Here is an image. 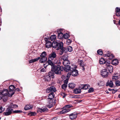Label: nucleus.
Returning <instances> with one entry per match:
<instances>
[{"label": "nucleus", "instance_id": "5fc2aeb1", "mask_svg": "<svg viewBox=\"0 0 120 120\" xmlns=\"http://www.w3.org/2000/svg\"><path fill=\"white\" fill-rule=\"evenodd\" d=\"M71 75V71H70L67 74L66 76L67 78H69Z\"/></svg>", "mask_w": 120, "mask_h": 120}, {"label": "nucleus", "instance_id": "bb28decb", "mask_svg": "<svg viewBox=\"0 0 120 120\" xmlns=\"http://www.w3.org/2000/svg\"><path fill=\"white\" fill-rule=\"evenodd\" d=\"M40 57H38V58H36V59H34L30 60L29 63H32L33 62H34L40 59Z\"/></svg>", "mask_w": 120, "mask_h": 120}, {"label": "nucleus", "instance_id": "6e6d98bb", "mask_svg": "<svg viewBox=\"0 0 120 120\" xmlns=\"http://www.w3.org/2000/svg\"><path fill=\"white\" fill-rule=\"evenodd\" d=\"M80 89H83L84 90L85 85H81L80 87Z\"/></svg>", "mask_w": 120, "mask_h": 120}, {"label": "nucleus", "instance_id": "f257e3e1", "mask_svg": "<svg viewBox=\"0 0 120 120\" xmlns=\"http://www.w3.org/2000/svg\"><path fill=\"white\" fill-rule=\"evenodd\" d=\"M51 70L53 72H54L56 74L61 75V72L63 68L62 67L57 65H54L52 67Z\"/></svg>", "mask_w": 120, "mask_h": 120}, {"label": "nucleus", "instance_id": "39448f33", "mask_svg": "<svg viewBox=\"0 0 120 120\" xmlns=\"http://www.w3.org/2000/svg\"><path fill=\"white\" fill-rule=\"evenodd\" d=\"M101 75L103 78L107 77L109 73V71L106 69H102L101 71Z\"/></svg>", "mask_w": 120, "mask_h": 120}, {"label": "nucleus", "instance_id": "ea45409f", "mask_svg": "<svg viewBox=\"0 0 120 120\" xmlns=\"http://www.w3.org/2000/svg\"><path fill=\"white\" fill-rule=\"evenodd\" d=\"M46 52L45 51L43 52L40 55L41 57H46Z\"/></svg>", "mask_w": 120, "mask_h": 120}, {"label": "nucleus", "instance_id": "864d4df0", "mask_svg": "<svg viewBox=\"0 0 120 120\" xmlns=\"http://www.w3.org/2000/svg\"><path fill=\"white\" fill-rule=\"evenodd\" d=\"M61 95L63 96V98H64L66 96V95L65 93H61Z\"/></svg>", "mask_w": 120, "mask_h": 120}, {"label": "nucleus", "instance_id": "4468645a", "mask_svg": "<svg viewBox=\"0 0 120 120\" xmlns=\"http://www.w3.org/2000/svg\"><path fill=\"white\" fill-rule=\"evenodd\" d=\"M106 69L109 71V73H111L112 71L113 67L112 66L109 65L108 64V65L106 66Z\"/></svg>", "mask_w": 120, "mask_h": 120}, {"label": "nucleus", "instance_id": "c85d7f7f", "mask_svg": "<svg viewBox=\"0 0 120 120\" xmlns=\"http://www.w3.org/2000/svg\"><path fill=\"white\" fill-rule=\"evenodd\" d=\"M118 60L116 59L113 60L112 62V64L114 65H117L118 64Z\"/></svg>", "mask_w": 120, "mask_h": 120}, {"label": "nucleus", "instance_id": "a19ab883", "mask_svg": "<svg viewBox=\"0 0 120 120\" xmlns=\"http://www.w3.org/2000/svg\"><path fill=\"white\" fill-rule=\"evenodd\" d=\"M67 86V84H64L61 86V88L62 89L65 90Z\"/></svg>", "mask_w": 120, "mask_h": 120}, {"label": "nucleus", "instance_id": "603ef678", "mask_svg": "<svg viewBox=\"0 0 120 120\" xmlns=\"http://www.w3.org/2000/svg\"><path fill=\"white\" fill-rule=\"evenodd\" d=\"M3 97L1 91L0 90V100L2 99Z\"/></svg>", "mask_w": 120, "mask_h": 120}, {"label": "nucleus", "instance_id": "6e6552de", "mask_svg": "<svg viewBox=\"0 0 120 120\" xmlns=\"http://www.w3.org/2000/svg\"><path fill=\"white\" fill-rule=\"evenodd\" d=\"M48 97L49 98L48 99V101L50 103L53 102V101L52 100L54 97V94L53 93H52L49 94Z\"/></svg>", "mask_w": 120, "mask_h": 120}, {"label": "nucleus", "instance_id": "79ce46f5", "mask_svg": "<svg viewBox=\"0 0 120 120\" xmlns=\"http://www.w3.org/2000/svg\"><path fill=\"white\" fill-rule=\"evenodd\" d=\"M36 114V113L34 112H31L28 114V115L30 116H34Z\"/></svg>", "mask_w": 120, "mask_h": 120}, {"label": "nucleus", "instance_id": "052dcab7", "mask_svg": "<svg viewBox=\"0 0 120 120\" xmlns=\"http://www.w3.org/2000/svg\"><path fill=\"white\" fill-rule=\"evenodd\" d=\"M70 106L69 105H67L65 106L64 108L66 109H69L70 107Z\"/></svg>", "mask_w": 120, "mask_h": 120}, {"label": "nucleus", "instance_id": "49530a36", "mask_svg": "<svg viewBox=\"0 0 120 120\" xmlns=\"http://www.w3.org/2000/svg\"><path fill=\"white\" fill-rule=\"evenodd\" d=\"M115 83L116 86H120V81L118 80H116Z\"/></svg>", "mask_w": 120, "mask_h": 120}, {"label": "nucleus", "instance_id": "f704fd0d", "mask_svg": "<svg viewBox=\"0 0 120 120\" xmlns=\"http://www.w3.org/2000/svg\"><path fill=\"white\" fill-rule=\"evenodd\" d=\"M69 37V35L67 33H66L64 35L63 38L65 39H67Z\"/></svg>", "mask_w": 120, "mask_h": 120}, {"label": "nucleus", "instance_id": "a18cd8bd", "mask_svg": "<svg viewBox=\"0 0 120 120\" xmlns=\"http://www.w3.org/2000/svg\"><path fill=\"white\" fill-rule=\"evenodd\" d=\"M5 108H3L2 107H0V113H1L3 112L5 110Z\"/></svg>", "mask_w": 120, "mask_h": 120}, {"label": "nucleus", "instance_id": "4be33fe9", "mask_svg": "<svg viewBox=\"0 0 120 120\" xmlns=\"http://www.w3.org/2000/svg\"><path fill=\"white\" fill-rule=\"evenodd\" d=\"M47 60V59L46 57H41L39 61L41 63H43L46 61Z\"/></svg>", "mask_w": 120, "mask_h": 120}, {"label": "nucleus", "instance_id": "e2e57ef3", "mask_svg": "<svg viewBox=\"0 0 120 120\" xmlns=\"http://www.w3.org/2000/svg\"><path fill=\"white\" fill-rule=\"evenodd\" d=\"M20 90L18 88H16L15 89V91L18 92H19L20 91Z\"/></svg>", "mask_w": 120, "mask_h": 120}, {"label": "nucleus", "instance_id": "13d9d810", "mask_svg": "<svg viewBox=\"0 0 120 120\" xmlns=\"http://www.w3.org/2000/svg\"><path fill=\"white\" fill-rule=\"evenodd\" d=\"M68 79H66L64 81V84H67V85L68 83Z\"/></svg>", "mask_w": 120, "mask_h": 120}, {"label": "nucleus", "instance_id": "b1692460", "mask_svg": "<svg viewBox=\"0 0 120 120\" xmlns=\"http://www.w3.org/2000/svg\"><path fill=\"white\" fill-rule=\"evenodd\" d=\"M99 62L101 64H105L106 61L103 58H101L100 59Z\"/></svg>", "mask_w": 120, "mask_h": 120}, {"label": "nucleus", "instance_id": "412c9836", "mask_svg": "<svg viewBox=\"0 0 120 120\" xmlns=\"http://www.w3.org/2000/svg\"><path fill=\"white\" fill-rule=\"evenodd\" d=\"M15 88V87L13 85H11L9 87V91H11L13 93V94H14V90ZM12 93L11 92V93Z\"/></svg>", "mask_w": 120, "mask_h": 120}, {"label": "nucleus", "instance_id": "37998d69", "mask_svg": "<svg viewBox=\"0 0 120 120\" xmlns=\"http://www.w3.org/2000/svg\"><path fill=\"white\" fill-rule=\"evenodd\" d=\"M68 50L69 52H71L72 50V47L70 46H69L68 48Z\"/></svg>", "mask_w": 120, "mask_h": 120}, {"label": "nucleus", "instance_id": "423d86ee", "mask_svg": "<svg viewBox=\"0 0 120 120\" xmlns=\"http://www.w3.org/2000/svg\"><path fill=\"white\" fill-rule=\"evenodd\" d=\"M13 109L10 108H8L5 110V111L3 113V114L6 116L10 115L12 113Z\"/></svg>", "mask_w": 120, "mask_h": 120}, {"label": "nucleus", "instance_id": "a211bd4d", "mask_svg": "<svg viewBox=\"0 0 120 120\" xmlns=\"http://www.w3.org/2000/svg\"><path fill=\"white\" fill-rule=\"evenodd\" d=\"M71 109H64L62 110V111H61L60 112L61 114H65L69 111Z\"/></svg>", "mask_w": 120, "mask_h": 120}, {"label": "nucleus", "instance_id": "5701e85b", "mask_svg": "<svg viewBox=\"0 0 120 120\" xmlns=\"http://www.w3.org/2000/svg\"><path fill=\"white\" fill-rule=\"evenodd\" d=\"M32 107L30 105H26L24 109L25 110H27L32 108Z\"/></svg>", "mask_w": 120, "mask_h": 120}, {"label": "nucleus", "instance_id": "f8f14e48", "mask_svg": "<svg viewBox=\"0 0 120 120\" xmlns=\"http://www.w3.org/2000/svg\"><path fill=\"white\" fill-rule=\"evenodd\" d=\"M104 56L106 57H109V59L111 60L112 59V58L114 57V56L112 54L109 53V52L107 53L106 54H105Z\"/></svg>", "mask_w": 120, "mask_h": 120}, {"label": "nucleus", "instance_id": "69168bd1", "mask_svg": "<svg viewBox=\"0 0 120 120\" xmlns=\"http://www.w3.org/2000/svg\"><path fill=\"white\" fill-rule=\"evenodd\" d=\"M57 119L55 117L53 118V119H52V120H56Z\"/></svg>", "mask_w": 120, "mask_h": 120}, {"label": "nucleus", "instance_id": "a878e982", "mask_svg": "<svg viewBox=\"0 0 120 120\" xmlns=\"http://www.w3.org/2000/svg\"><path fill=\"white\" fill-rule=\"evenodd\" d=\"M74 93L75 94H79L81 93V90L80 89L76 88L74 90Z\"/></svg>", "mask_w": 120, "mask_h": 120}, {"label": "nucleus", "instance_id": "2eb2a0df", "mask_svg": "<svg viewBox=\"0 0 120 120\" xmlns=\"http://www.w3.org/2000/svg\"><path fill=\"white\" fill-rule=\"evenodd\" d=\"M58 44L57 47H58L57 49V50H59V49L63 48V43L62 42H57Z\"/></svg>", "mask_w": 120, "mask_h": 120}, {"label": "nucleus", "instance_id": "09e8293b", "mask_svg": "<svg viewBox=\"0 0 120 120\" xmlns=\"http://www.w3.org/2000/svg\"><path fill=\"white\" fill-rule=\"evenodd\" d=\"M94 91V89L93 88H90L88 90L89 93H91Z\"/></svg>", "mask_w": 120, "mask_h": 120}, {"label": "nucleus", "instance_id": "3c124183", "mask_svg": "<svg viewBox=\"0 0 120 120\" xmlns=\"http://www.w3.org/2000/svg\"><path fill=\"white\" fill-rule=\"evenodd\" d=\"M71 42V40L70 39H68L67 40V43L68 45L70 44Z\"/></svg>", "mask_w": 120, "mask_h": 120}, {"label": "nucleus", "instance_id": "9d476101", "mask_svg": "<svg viewBox=\"0 0 120 120\" xmlns=\"http://www.w3.org/2000/svg\"><path fill=\"white\" fill-rule=\"evenodd\" d=\"M48 111V109L47 108L45 107H42L41 109H38L37 110L38 112H46Z\"/></svg>", "mask_w": 120, "mask_h": 120}, {"label": "nucleus", "instance_id": "0e129e2a", "mask_svg": "<svg viewBox=\"0 0 120 120\" xmlns=\"http://www.w3.org/2000/svg\"><path fill=\"white\" fill-rule=\"evenodd\" d=\"M117 91V90H113V91H112V93L114 94Z\"/></svg>", "mask_w": 120, "mask_h": 120}, {"label": "nucleus", "instance_id": "dca6fc26", "mask_svg": "<svg viewBox=\"0 0 120 120\" xmlns=\"http://www.w3.org/2000/svg\"><path fill=\"white\" fill-rule=\"evenodd\" d=\"M60 50L59 51V53L60 55L63 54L64 52H67V49L65 48H63L61 49H59Z\"/></svg>", "mask_w": 120, "mask_h": 120}, {"label": "nucleus", "instance_id": "338daca9", "mask_svg": "<svg viewBox=\"0 0 120 120\" xmlns=\"http://www.w3.org/2000/svg\"><path fill=\"white\" fill-rule=\"evenodd\" d=\"M54 63H57V61H55L54 62Z\"/></svg>", "mask_w": 120, "mask_h": 120}, {"label": "nucleus", "instance_id": "6ab92c4d", "mask_svg": "<svg viewBox=\"0 0 120 120\" xmlns=\"http://www.w3.org/2000/svg\"><path fill=\"white\" fill-rule=\"evenodd\" d=\"M62 63L65 66L69 65L70 63V62L68 60H67L63 61H62Z\"/></svg>", "mask_w": 120, "mask_h": 120}, {"label": "nucleus", "instance_id": "4c0bfd02", "mask_svg": "<svg viewBox=\"0 0 120 120\" xmlns=\"http://www.w3.org/2000/svg\"><path fill=\"white\" fill-rule=\"evenodd\" d=\"M97 52L98 54L100 55H102L103 54L102 50L101 49H99L97 51Z\"/></svg>", "mask_w": 120, "mask_h": 120}, {"label": "nucleus", "instance_id": "7ed1b4c3", "mask_svg": "<svg viewBox=\"0 0 120 120\" xmlns=\"http://www.w3.org/2000/svg\"><path fill=\"white\" fill-rule=\"evenodd\" d=\"M54 74L52 72H49L48 75L45 76L44 77L45 80L47 81L51 80V79L54 78Z\"/></svg>", "mask_w": 120, "mask_h": 120}, {"label": "nucleus", "instance_id": "aec40b11", "mask_svg": "<svg viewBox=\"0 0 120 120\" xmlns=\"http://www.w3.org/2000/svg\"><path fill=\"white\" fill-rule=\"evenodd\" d=\"M71 67L69 65L65 66L64 68V70L66 72L69 71H70V69L71 68Z\"/></svg>", "mask_w": 120, "mask_h": 120}, {"label": "nucleus", "instance_id": "774afa93", "mask_svg": "<svg viewBox=\"0 0 120 120\" xmlns=\"http://www.w3.org/2000/svg\"><path fill=\"white\" fill-rule=\"evenodd\" d=\"M118 97L119 98H120V94L119 95Z\"/></svg>", "mask_w": 120, "mask_h": 120}, {"label": "nucleus", "instance_id": "9b49d317", "mask_svg": "<svg viewBox=\"0 0 120 120\" xmlns=\"http://www.w3.org/2000/svg\"><path fill=\"white\" fill-rule=\"evenodd\" d=\"M77 114L76 112H74L71 114L69 116L71 120L75 119L77 117Z\"/></svg>", "mask_w": 120, "mask_h": 120}, {"label": "nucleus", "instance_id": "2f4dec72", "mask_svg": "<svg viewBox=\"0 0 120 120\" xmlns=\"http://www.w3.org/2000/svg\"><path fill=\"white\" fill-rule=\"evenodd\" d=\"M106 86H109L111 87H112L113 86V84L112 81H110L109 83H107L106 84Z\"/></svg>", "mask_w": 120, "mask_h": 120}, {"label": "nucleus", "instance_id": "58836bf2", "mask_svg": "<svg viewBox=\"0 0 120 120\" xmlns=\"http://www.w3.org/2000/svg\"><path fill=\"white\" fill-rule=\"evenodd\" d=\"M18 107V105H17L14 104L11 105H10V108L12 109V108H17Z\"/></svg>", "mask_w": 120, "mask_h": 120}, {"label": "nucleus", "instance_id": "393cba45", "mask_svg": "<svg viewBox=\"0 0 120 120\" xmlns=\"http://www.w3.org/2000/svg\"><path fill=\"white\" fill-rule=\"evenodd\" d=\"M75 84L73 83H69L68 85V87L70 88H73L75 87Z\"/></svg>", "mask_w": 120, "mask_h": 120}, {"label": "nucleus", "instance_id": "ddd939ff", "mask_svg": "<svg viewBox=\"0 0 120 120\" xmlns=\"http://www.w3.org/2000/svg\"><path fill=\"white\" fill-rule=\"evenodd\" d=\"M52 43L49 41H46L45 44L46 47V48H49L52 47Z\"/></svg>", "mask_w": 120, "mask_h": 120}, {"label": "nucleus", "instance_id": "72a5a7b5", "mask_svg": "<svg viewBox=\"0 0 120 120\" xmlns=\"http://www.w3.org/2000/svg\"><path fill=\"white\" fill-rule=\"evenodd\" d=\"M80 62V63H79V65L83 67V70H84L85 69L83 67L85 66L84 64H83V61L82 60H80L79 62Z\"/></svg>", "mask_w": 120, "mask_h": 120}, {"label": "nucleus", "instance_id": "0eeeda50", "mask_svg": "<svg viewBox=\"0 0 120 120\" xmlns=\"http://www.w3.org/2000/svg\"><path fill=\"white\" fill-rule=\"evenodd\" d=\"M56 91V89L55 87L53 86H50L49 88H48L46 90L47 93H49V92H51V93H53L55 92Z\"/></svg>", "mask_w": 120, "mask_h": 120}, {"label": "nucleus", "instance_id": "cd10ccee", "mask_svg": "<svg viewBox=\"0 0 120 120\" xmlns=\"http://www.w3.org/2000/svg\"><path fill=\"white\" fill-rule=\"evenodd\" d=\"M58 43L57 42H54L52 43V47L54 48H56L57 46Z\"/></svg>", "mask_w": 120, "mask_h": 120}, {"label": "nucleus", "instance_id": "bf43d9fd", "mask_svg": "<svg viewBox=\"0 0 120 120\" xmlns=\"http://www.w3.org/2000/svg\"><path fill=\"white\" fill-rule=\"evenodd\" d=\"M116 12H120V8H119L118 7H117L116 9Z\"/></svg>", "mask_w": 120, "mask_h": 120}, {"label": "nucleus", "instance_id": "c756f323", "mask_svg": "<svg viewBox=\"0 0 120 120\" xmlns=\"http://www.w3.org/2000/svg\"><path fill=\"white\" fill-rule=\"evenodd\" d=\"M48 65H46L45 64H44V68H43L40 70V71L41 72H46V69L45 68V67H46Z\"/></svg>", "mask_w": 120, "mask_h": 120}, {"label": "nucleus", "instance_id": "4d7b16f0", "mask_svg": "<svg viewBox=\"0 0 120 120\" xmlns=\"http://www.w3.org/2000/svg\"><path fill=\"white\" fill-rule=\"evenodd\" d=\"M106 62L105 63V64H106V66H107L108 64L109 65L110 63V62L109 61L106 60Z\"/></svg>", "mask_w": 120, "mask_h": 120}, {"label": "nucleus", "instance_id": "1a4fd4ad", "mask_svg": "<svg viewBox=\"0 0 120 120\" xmlns=\"http://www.w3.org/2000/svg\"><path fill=\"white\" fill-rule=\"evenodd\" d=\"M56 53L55 52H52L49 55V59L53 60L54 59L56 58Z\"/></svg>", "mask_w": 120, "mask_h": 120}, {"label": "nucleus", "instance_id": "20e7f679", "mask_svg": "<svg viewBox=\"0 0 120 120\" xmlns=\"http://www.w3.org/2000/svg\"><path fill=\"white\" fill-rule=\"evenodd\" d=\"M71 75L74 77L78 75V70L76 69L75 67L72 66L71 67L70 69Z\"/></svg>", "mask_w": 120, "mask_h": 120}, {"label": "nucleus", "instance_id": "f3484780", "mask_svg": "<svg viewBox=\"0 0 120 120\" xmlns=\"http://www.w3.org/2000/svg\"><path fill=\"white\" fill-rule=\"evenodd\" d=\"M62 29H60V32L58 33V38L60 39H63V37L64 34L63 33L61 32Z\"/></svg>", "mask_w": 120, "mask_h": 120}, {"label": "nucleus", "instance_id": "473e14b6", "mask_svg": "<svg viewBox=\"0 0 120 120\" xmlns=\"http://www.w3.org/2000/svg\"><path fill=\"white\" fill-rule=\"evenodd\" d=\"M51 60L49 59L48 60V64H49L51 66V67L53 66V63H52V61Z\"/></svg>", "mask_w": 120, "mask_h": 120}, {"label": "nucleus", "instance_id": "c03bdc74", "mask_svg": "<svg viewBox=\"0 0 120 120\" xmlns=\"http://www.w3.org/2000/svg\"><path fill=\"white\" fill-rule=\"evenodd\" d=\"M89 85L87 84H85L84 90H86L88 89L90 87Z\"/></svg>", "mask_w": 120, "mask_h": 120}, {"label": "nucleus", "instance_id": "8fccbe9b", "mask_svg": "<svg viewBox=\"0 0 120 120\" xmlns=\"http://www.w3.org/2000/svg\"><path fill=\"white\" fill-rule=\"evenodd\" d=\"M22 112V111L20 110H16L13 111V112L14 113H20Z\"/></svg>", "mask_w": 120, "mask_h": 120}, {"label": "nucleus", "instance_id": "680f3d73", "mask_svg": "<svg viewBox=\"0 0 120 120\" xmlns=\"http://www.w3.org/2000/svg\"><path fill=\"white\" fill-rule=\"evenodd\" d=\"M116 15L117 16H120V12H116Z\"/></svg>", "mask_w": 120, "mask_h": 120}, {"label": "nucleus", "instance_id": "f03ea898", "mask_svg": "<svg viewBox=\"0 0 120 120\" xmlns=\"http://www.w3.org/2000/svg\"><path fill=\"white\" fill-rule=\"evenodd\" d=\"M1 90L4 97L8 96L11 97L13 94V93H11V92H12L11 91H9L8 90L6 89Z\"/></svg>", "mask_w": 120, "mask_h": 120}, {"label": "nucleus", "instance_id": "c9c22d12", "mask_svg": "<svg viewBox=\"0 0 120 120\" xmlns=\"http://www.w3.org/2000/svg\"><path fill=\"white\" fill-rule=\"evenodd\" d=\"M119 78V76L117 75H113L112 78V79L113 80L114 79L117 80Z\"/></svg>", "mask_w": 120, "mask_h": 120}, {"label": "nucleus", "instance_id": "7c9ffc66", "mask_svg": "<svg viewBox=\"0 0 120 120\" xmlns=\"http://www.w3.org/2000/svg\"><path fill=\"white\" fill-rule=\"evenodd\" d=\"M56 38V36L55 35H52L50 37V39L52 41H54Z\"/></svg>", "mask_w": 120, "mask_h": 120}, {"label": "nucleus", "instance_id": "e433bc0d", "mask_svg": "<svg viewBox=\"0 0 120 120\" xmlns=\"http://www.w3.org/2000/svg\"><path fill=\"white\" fill-rule=\"evenodd\" d=\"M62 59L63 61L67 60H68L67 58V55H64L63 56L62 58Z\"/></svg>", "mask_w": 120, "mask_h": 120}, {"label": "nucleus", "instance_id": "de8ad7c7", "mask_svg": "<svg viewBox=\"0 0 120 120\" xmlns=\"http://www.w3.org/2000/svg\"><path fill=\"white\" fill-rule=\"evenodd\" d=\"M50 103V104L49 105H48L47 106L49 108H50L53 106V105L52 104V102L50 103Z\"/></svg>", "mask_w": 120, "mask_h": 120}]
</instances>
